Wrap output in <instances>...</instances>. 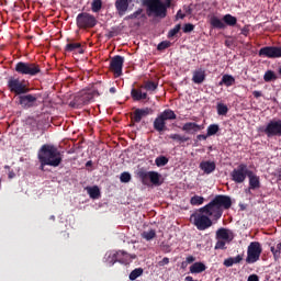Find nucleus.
<instances>
[{
	"label": "nucleus",
	"instance_id": "f257e3e1",
	"mask_svg": "<svg viewBox=\"0 0 281 281\" xmlns=\"http://www.w3.org/2000/svg\"><path fill=\"white\" fill-rule=\"evenodd\" d=\"M232 207V198L228 195H216L209 204L199 209V213H193L191 220L199 232L210 229L212 221H218L223 216L224 210Z\"/></svg>",
	"mask_w": 281,
	"mask_h": 281
},
{
	"label": "nucleus",
	"instance_id": "f03ea898",
	"mask_svg": "<svg viewBox=\"0 0 281 281\" xmlns=\"http://www.w3.org/2000/svg\"><path fill=\"white\" fill-rule=\"evenodd\" d=\"M142 4L146 8L147 16L166 19L168 16V8L172 7V0H142Z\"/></svg>",
	"mask_w": 281,
	"mask_h": 281
},
{
	"label": "nucleus",
	"instance_id": "7ed1b4c3",
	"mask_svg": "<svg viewBox=\"0 0 281 281\" xmlns=\"http://www.w3.org/2000/svg\"><path fill=\"white\" fill-rule=\"evenodd\" d=\"M37 156H40L48 166H52L53 168H58L60 164H63V154H60V150L54 145L45 144L43 145Z\"/></svg>",
	"mask_w": 281,
	"mask_h": 281
},
{
	"label": "nucleus",
	"instance_id": "20e7f679",
	"mask_svg": "<svg viewBox=\"0 0 281 281\" xmlns=\"http://www.w3.org/2000/svg\"><path fill=\"white\" fill-rule=\"evenodd\" d=\"M14 71L20 76H29L30 78H34L35 76L43 75L41 65H38L37 63H30V61L16 63Z\"/></svg>",
	"mask_w": 281,
	"mask_h": 281
},
{
	"label": "nucleus",
	"instance_id": "39448f33",
	"mask_svg": "<svg viewBox=\"0 0 281 281\" xmlns=\"http://www.w3.org/2000/svg\"><path fill=\"white\" fill-rule=\"evenodd\" d=\"M170 120H177V114L175 113V111L166 109L164 112L159 113L154 120V130H156L157 133H165V131H168L166 122Z\"/></svg>",
	"mask_w": 281,
	"mask_h": 281
},
{
	"label": "nucleus",
	"instance_id": "423d86ee",
	"mask_svg": "<svg viewBox=\"0 0 281 281\" xmlns=\"http://www.w3.org/2000/svg\"><path fill=\"white\" fill-rule=\"evenodd\" d=\"M76 24L79 30H91L98 25V20L91 13L81 12L76 18Z\"/></svg>",
	"mask_w": 281,
	"mask_h": 281
},
{
	"label": "nucleus",
	"instance_id": "0eeeda50",
	"mask_svg": "<svg viewBox=\"0 0 281 281\" xmlns=\"http://www.w3.org/2000/svg\"><path fill=\"white\" fill-rule=\"evenodd\" d=\"M267 137H281V120H271L267 125L258 128Z\"/></svg>",
	"mask_w": 281,
	"mask_h": 281
},
{
	"label": "nucleus",
	"instance_id": "6e6552de",
	"mask_svg": "<svg viewBox=\"0 0 281 281\" xmlns=\"http://www.w3.org/2000/svg\"><path fill=\"white\" fill-rule=\"evenodd\" d=\"M249 175H251V170H249L247 165L239 164L237 168L233 169L231 172V179L234 181V183H245Z\"/></svg>",
	"mask_w": 281,
	"mask_h": 281
},
{
	"label": "nucleus",
	"instance_id": "1a4fd4ad",
	"mask_svg": "<svg viewBox=\"0 0 281 281\" xmlns=\"http://www.w3.org/2000/svg\"><path fill=\"white\" fill-rule=\"evenodd\" d=\"M8 89L11 93H15L18 97L30 93V88H27V86H25L21 79L14 77L9 78Z\"/></svg>",
	"mask_w": 281,
	"mask_h": 281
},
{
	"label": "nucleus",
	"instance_id": "9d476101",
	"mask_svg": "<svg viewBox=\"0 0 281 281\" xmlns=\"http://www.w3.org/2000/svg\"><path fill=\"white\" fill-rule=\"evenodd\" d=\"M262 254V246L258 241H251L248 246L246 262L248 265H254L260 260V255Z\"/></svg>",
	"mask_w": 281,
	"mask_h": 281
},
{
	"label": "nucleus",
	"instance_id": "9b49d317",
	"mask_svg": "<svg viewBox=\"0 0 281 281\" xmlns=\"http://www.w3.org/2000/svg\"><path fill=\"white\" fill-rule=\"evenodd\" d=\"M138 177L144 186H148V181L153 186H161V175L157 171H139Z\"/></svg>",
	"mask_w": 281,
	"mask_h": 281
},
{
	"label": "nucleus",
	"instance_id": "f8f14e48",
	"mask_svg": "<svg viewBox=\"0 0 281 281\" xmlns=\"http://www.w3.org/2000/svg\"><path fill=\"white\" fill-rule=\"evenodd\" d=\"M38 98H41V94H38V93L20 94L18 97V104H20V106H22V109H34V106H36V102L38 101Z\"/></svg>",
	"mask_w": 281,
	"mask_h": 281
},
{
	"label": "nucleus",
	"instance_id": "ddd939ff",
	"mask_svg": "<svg viewBox=\"0 0 281 281\" xmlns=\"http://www.w3.org/2000/svg\"><path fill=\"white\" fill-rule=\"evenodd\" d=\"M123 67H124V57L123 56L115 55L114 57L111 58L110 71H113L114 76H116V78H120V76H122Z\"/></svg>",
	"mask_w": 281,
	"mask_h": 281
},
{
	"label": "nucleus",
	"instance_id": "4468645a",
	"mask_svg": "<svg viewBox=\"0 0 281 281\" xmlns=\"http://www.w3.org/2000/svg\"><path fill=\"white\" fill-rule=\"evenodd\" d=\"M259 56L262 58H281V47L266 46L259 49Z\"/></svg>",
	"mask_w": 281,
	"mask_h": 281
},
{
	"label": "nucleus",
	"instance_id": "2eb2a0df",
	"mask_svg": "<svg viewBox=\"0 0 281 281\" xmlns=\"http://www.w3.org/2000/svg\"><path fill=\"white\" fill-rule=\"evenodd\" d=\"M147 115H153V109H150V108L136 109L134 111L132 120L136 124H139V122H142L143 117H146Z\"/></svg>",
	"mask_w": 281,
	"mask_h": 281
},
{
	"label": "nucleus",
	"instance_id": "dca6fc26",
	"mask_svg": "<svg viewBox=\"0 0 281 281\" xmlns=\"http://www.w3.org/2000/svg\"><path fill=\"white\" fill-rule=\"evenodd\" d=\"M133 3V0H116L114 5L119 16H124L128 12V5Z\"/></svg>",
	"mask_w": 281,
	"mask_h": 281
},
{
	"label": "nucleus",
	"instance_id": "f3484780",
	"mask_svg": "<svg viewBox=\"0 0 281 281\" xmlns=\"http://www.w3.org/2000/svg\"><path fill=\"white\" fill-rule=\"evenodd\" d=\"M248 179H249V188L246 190L248 194H251V190H259L260 188V177L254 173V171H250L248 173Z\"/></svg>",
	"mask_w": 281,
	"mask_h": 281
},
{
	"label": "nucleus",
	"instance_id": "a211bd4d",
	"mask_svg": "<svg viewBox=\"0 0 281 281\" xmlns=\"http://www.w3.org/2000/svg\"><path fill=\"white\" fill-rule=\"evenodd\" d=\"M65 52H78V54H85V49L82 48V44L75 42L74 40H67V44L65 46Z\"/></svg>",
	"mask_w": 281,
	"mask_h": 281
},
{
	"label": "nucleus",
	"instance_id": "6ab92c4d",
	"mask_svg": "<svg viewBox=\"0 0 281 281\" xmlns=\"http://www.w3.org/2000/svg\"><path fill=\"white\" fill-rule=\"evenodd\" d=\"M203 125H199L193 122L184 123L182 126V131H184V133H199V131H203Z\"/></svg>",
	"mask_w": 281,
	"mask_h": 281
},
{
	"label": "nucleus",
	"instance_id": "aec40b11",
	"mask_svg": "<svg viewBox=\"0 0 281 281\" xmlns=\"http://www.w3.org/2000/svg\"><path fill=\"white\" fill-rule=\"evenodd\" d=\"M200 169L204 171V175H212L216 170V162L210 160L202 161L200 162Z\"/></svg>",
	"mask_w": 281,
	"mask_h": 281
},
{
	"label": "nucleus",
	"instance_id": "412c9836",
	"mask_svg": "<svg viewBox=\"0 0 281 281\" xmlns=\"http://www.w3.org/2000/svg\"><path fill=\"white\" fill-rule=\"evenodd\" d=\"M210 25L214 30H225V27H226L225 22L223 20L218 19V16H216V15H212L210 18Z\"/></svg>",
	"mask_w": 281,
	"mask_h": 281
},
{
	"label": "nucleus",
	"instance_id": "4be33fe9",
	"mask_svg": "<svg viewBox=\"0 0 281 281\" xmlns=\"http://www.w3.org/2000/svg\"><path fill=\"white\" fill-rule=\"evenodd\" d=\"M93 92H83L81 95L77 97V102L79 104H90V102H93Z\"/></svg>",
	"mask_w": 281,
	"mask_h": 281
},
{
	"label": "nucleus",
	"instance_id": "5701e85b",
	"mask_svg": "<svg viewBox=\"0 0 281 281\" xmlns=\"http://www.w3.org/2000/svg\"><path fill=\"white\" fill-rule=\"evenodd\" d=\"M207 266L201 261H196L193 265L190 266L189 271L190 273H203V271H206Z\"/></svg>",
	"mask_w": 281,
	"mask_h": 281
},
{
	"label": "nucleus",
	"instance_id": "b1692460",
	"mask_svg": "<svg viewBox=\"0 0 281 281\" xmlns=\"http://www.w3.org/2000/svg\"><path fill=\"white\" fill-rule=\"evenodd\" d=\"M192 81L194 85H203V82H205V70L200 69L193 71Z\"/></svg>",
	"mask_w": 281,
	"mask_h": 281
},
{
	"label": "nucleus",
	"instance_id": "393cba45",
	"mask_svg": "<svg viewBox=\"0 0 281 281\" xmlns=\"http://www.w3.org/2000/svg\"><path fill=\"white\" fill-rule=\"evenodd\" d=\"M234 87L236 85V78L232 75H223L222 80L218 82L220 87Z\"/></svg>",
	"mask_w": 281,
	"mask_h": 281
},
{
	"label": "nucleus",
	"instance_id": "a878e982",
	"mask_svg": "<svg viewBox=\"0 0 281 281\" xmlns=\"http://www.w3.org/2000/svg\"><path fill=\"white\" fill-rule=\"evenodd\" d=\"M222 21H224V25H228L229 27H234L236 23H238V19L236 16L227 13L223 16Z\"/></svg>",
	"mask_w": 281,
	"mask_h": 281
},
{
	"label": "nucleus",
	"instance_id": "bb28decb",
	"mask_svg": "<svg viewBox=\"0 0 281 281\" xmlns=\"http://www.w3.org/2000/svg\"><path fill=\"white\" fill-rule=\"evenodd\" d=\"M122 254H124V252H122V251L111 252L106 259L109 267H113V265H115V262H120V256Z\"/></svg>",
	"mask_w": 281,
	"mask_h": 281
},
{
	"label": "nucleus",
	"instance_id": "cd10ccee",
	"mask_svg": "<svg viewBox=\"0 0 281 281\" xmlns=\"http://www.w3.org/2000/svg\"><path fill=\"white\" fill-rule=\"evenodd\" d=\"M90 199H99L101 193H100V188L98 186H94V187H87L86 188Z\"/></svg>",
	"mask_w": 281,
	"mask_h": 281
},
{
	"label": "nucleus",
	"instance_id": "c85d7f7f",
	"mask_svg": "<svg viewBox=\"0 0 281 281\" xmlns=\"http://www.w3.org/2000/svg\"><path fill=\"white\" fill-rule=\"evenodd\" d=\"M144 16H146V14H144V9H138L134 13L126 15L124 18V21H133L135 19H144Z\"/></svg>",
	"mask_w": 281,
	"mask_h": 281
},
{
	"label": "nucleus",
	"instance_id": "c756f323",
	"mask_svg": "<svg viewBox=\"0 0 281 281\" xmlns=\"http://www.w3.org/2000/svg\"><path fill=\"white\" fill-rule=\"evenodd\" d=\"M169 139L173 142H179V144H186V142H190V137L181 134H170Z\"/></svg>",
	"mask_w": 281,
	"mask_h": 281
},
{
	"label": "nucleus",
	"instance_id": "7c9ffc66",
	"mask_svg": "<svg viewBox=\"0 0 281 281\" xmlns=\"http://www.w3.org/2000/svg\"><path fill=\"white\" fill-rule=\"evenodd\" d=\"M221 131V127L218 124H211L209 125L206 130V137H212L213 135H216Z\"/></svg>",
	"mask_w": 281,
	"mask_h": 281
},
{
	"label": "nucleus",
	"instance_id": "2f4dec72",
	"mask_svg": "<svg viewBox=\"0 0 281 281\" xmlns=\"http://www.w3.org/2000/svg\"><path fill=\"white\" fill-rule=\"evenodd\" d=\"M157 87H159V83L155 81H146L144 86H142V89H145L146 91H157Z\"/></svg>",
	"mask_w": 281,
	"mask_h": 281
},
{
	"label": "nucleus",
	"instance_id": "473e14b6",
	"mask_svg": "<svg viewBox=\"0 0 281 281\" xmlns=\"http://www.w3.org/2000/svg\"><path fill=\"white\" fill-rule=\"evenodd\" d=\"M131 95H132V99L134 102L142 101V90L140 89L133 88L131 90Z\"/></svg>",
	"mask_w": 281,
	"mask_h": 281
},
{
	"label": "nucleus",
	"instance_id": "72a5a7b5",
	"mask_svg": "<svg viewBox=\"0 0 281 281\" xmlns=\"http://www.w3.org/2000/svg\"><path fill=\"white\" fill-rule=\"evenodd\" d=\"M263 80L265 82H272V80H278V76L272 70H267Z\"/></svg>",
	"mask_w": 281,
	"mask_h": 281
},
{
	"label": "nucleus",
	"instance_id": "f704fd0d",
	"mask_svg": "<svg viewBox=\"0 0 281 281\" xmlns=\"http://www.w3.org/2000/svg\"><path fill=\"white\" fill-rule=\"evenodd\" d=\"M217 238H222V240H229V233L226 228H220L216 232Z\"/></svg>",
	"mask_w": 281,
	"mask_h": 281
},
{
	"label": "nucleus",
	"instance_id": "c9c22d12",
	"mask_svg": "<svg viewBox=\"0 0 281 281\" xmlns=\"http://www.w3.org/2000/svg\"><path fill=\"white\" fill-rule=\"evenodd\" d=\"M144 274L143 268H136L130 273V280L135 281L136 278H139Z\"/></svg>",
	"mask_w": 281,
	"mask_h": 281
},
{
	"label": "nucleus",
	"instance_id": "e433bc0d",
	"mask_svg": "<svg viewBox=\"0 0 281 281\" xmlns=\"http://www.w3.org/2000/svg\"><path fill=\"white\" fill-rule=\"evenodd\" d=\"M204 201L205 198L201 195H194L190 199L191 205H203Z\"/></svg>",
	"mask_w": 281,
	"mask_h": 281
},
{
	"label": "nucleus",
	"instance_id": "4c0bfd02",
	"mask_svg": "<svg viewBox=\"0 0 281 281\" xmlns=\"http://www.w3.org/2000/svg\"><path fill=\"white\" fill-rule=\"evenodd\" d=\"M157 236V232L155 229H150L149 232H143L142 233V238L145 240H153Z\"/></svg>",
	"mask_w": 281,
	"mask_h": 281
},
{
	"label": "nucleus",
	"instance_id": "58836bf2",
	"mask_svg": "<svg viewBox=\"0 0 281 281\" xmlns=\"http://www.w3.org/2000/svg\"><path fill=\"white\" fill-rule=\"evenodd\" d=\"M155 164L158 168H161L168 164V157L159 156L155 159Z\"/></svg>",
	"mask_w": 281,
	"mask_h": 281
},
{
	"label": "nucleus",
	"instance_id": "ea45409f",
	"mask_svg": "<svg viewBox=\"0 0 281 281\" xmlns=\"http://www.w3.org/2000/svg\"><path fill=\"white\" fill-rule=\"evenodd\" d=\"M92 12H100L102 10V0H93L91 3Z\"/></svg>",
	"mask_w": 281,
	"mask_h": 281
},
{
	"label": "nucleus",
	"instance_id": "a19ab883",
	"mask_svg": "<svg viewBox=\"0 0 281 281\" xmlns=\"http://www.w3.org/2000/svg\"><path fill=\"white\" fill-rule=\"evenodd\" d=\"M229 108L223 103L217 104V115H227Z\"/></svg>",
	"mask_w": 281,
	"mask_h": 281
},
{
	"label": "nucleus",
	"instance_id": "79ce46f5",
	"mask_svg": "<svg viewBox=\"0 0 281 281\" xmlns=\"http://www.w3.org/2000/svg\"><path fill=\"white\" fill-rule=\"evenodd\" d=\"M178 32H181V24H177L173 29H171L169 32H168V38H175V35L178 33Z\"/></svg>",
	"mask_w": 281,
	"mask_h": 281
},
{
	"label": "nucleus",
	"instance_id": "37998d69",
	"mask_svg": "<svg viewBox=\"0 0 281 281\" xmlns=\"http://www.w3.org/2000/svg\"><path fill=\"white\" fill-rule=\"evenodd\" d=\"M171 45L172 43H170V41H162L158 44L157 49L158 52H164V49H168Z\"/></svg>",
	"mask_w": 281,
	"mask_h": 281
},
{
	"label": "nucleus",
	"instance_id": "c03bdc74",
	"mask_svg": "<svg viewBox=\"0 0 281 281\" xmlns=\"http://www.w3.org/2000/svg\"><path fill=\"white\" fill-rule=\"evenodd\" d=\"M120 179H121V183H128L131 181V173L125 171L121 173Z\"/></svg>",
	"mask_w": 281,
	"mask_h": 281
},
{
	"label": "nucleus",
	"instance_id": "a18cd8bd",
	"mask_svg": "<svg viewBox=\"0 0 281 281\" xmlns=\"http://www.w3.org/2000/svg\"><path fill=\"white\" fill-rule=\"evenodd\" d=\"M182 31L184 34H190V32H194V24L192 23L184 24Z\"/></svg>",
	"mask_w": 281,
	"mask_h": 281
},
{
	"label": "nucleus",
	"instance_id": "49530a36",
	"mask_svg": "<svg viewBox=\"0 0 281 281\" xmlns=\"http://www.w3.org/2000/svg\"><path fill=\"white\" fill-rule=\"evenodd\" d=\"M37 159L40 161V170H42V172H45V166H49L48 162H46L42 157H40L37 155Z\"/></svg>",
	"mask_w": 281,
	"mask_h": 281
},
{
	"label": "nucleus",
	"instance_id": "de8ad7c7",
	"mask_svg": "<svg viewBox=\"0 0 281 281\" xmlns=\"http://www.w3.org/2000/svg\"><path fill=\"white\" fill-rule=\"evenodd\" d=\"M166 265H170V258L165 257L162 260L158 261V267H166Z\"/></svg>",
	"mask_w": 281,
	"mask_h": 281
},
{
	"label": "nucleus",
	"instance_id": "09e8293b",
	"mask_svg": "<svg viewBox=\"0 0 281 281\" xmlns=\"http://www.w3.org/2000/svg\"><path fill=\"white\" fill-rule=\"evenodd\" d=\"M224 267H234V257L224 260Z\"/></svg>",
	"mask_w": 281,
	"mask_h": 281
},
{
	"label": "nucleus",
	"instance_id": "8fccbe9b",
	"mask_svg": "<svg viewBox=\"0 0 281 281\" xmlns=\"http://www.w3.org/2000/svg\"><path fill=\"white\" fill-rule=\"evenodd\" d=\"M270 251H271V254H273V257H274L276 260H278V258H280V252L278 251V247L272 246L270 248Z\"/></svg>",
	"mask_w": 281,
	"mask_h": 281
},
{
	"label": "nucleus",
	"instance_id": "3c124183",
	"mask_svg": "<svg viewBox=\"0 0 281 281\" xmlns=\"http://www.w3.org/2000/svg\"><path fill=\"white\" fill-rule=\"evenodd\" d=\"M243 262V255H237L236 257L233 258V263L238 265Z\"/></svg>",
	"mask_w": 281,
	"mask_h": 281
},
{
	"label": "nucleus",
	"instance_id": "603ef678",
	"mask_svg": "<svg viewBox=\"0 0 281 281\" xmlns=\"http://www.w3.org/2000/svg\"><path fill=\"white\" fill-rule=\"evenodd\" d=\"M215 249H225V241L218 240L215 245Z\"/></svg>",
	"mask_w": 281,
	"mask_h": 281
},
{
	"label": "nucleus",
	"instance_id": "864d4df0",
	"mask_svg": "<svg viewBox=\"0 0 281 281\" xmlns=\"http://www.w3.org/2000/svg\"><path fill=\"white\" fill-rule=\"evenodd\" d=\"M194 260H196V258L194 256H188L186 258L187 265H192V262H194Z\"/></svg>",
	"mask_w": 281,
	"mask_h": 281
},
{
	"label": "nucleus",
	"instance_id": "5fc2aeb1",
	"mask_svg": "<svg viewBox=\"0 0 281 281\" xmlns=\"http://www.w3.org/2000/svg\"><path fill=\"white\" fill-rule=\"evenodd\" d=\"M247 281H260V278L258 274H250Z\"/></svg>",
	"mask_w": 281,
	"mask_h": 281
},
{
	"label": "nucleus",
	"instance_id": "6e6d98bb",
	"mask_svg": "<svg viewBox=\"0 0 281 281\" xmlns=\"http://www.w3.org/2000/svg\"><path fill=\"white\" fill-rule=\"evenodd\" d=\"M176 19H186V13H183L181 10H179L176 14Z\"/></svg>",
	"mask_w": 281,
	"mask_h": 281
},
{
	"label": "nucleus",
	"instance_id": "4d7b16f0",
	"mask_svg": "<svg viewBox=\"0 0 281 281\" xmlns=\"http://www.w3.org/2000/svg\"><path fill=\"white\" fill-rule=\"evenodd\" d=\"M252 95H254V98H256V99L262 98V92H261V91H258V90H255V91L252 92Z\"/></svg>",
	"mask_w": 281,
	"mask_h": 281
},
{
	"label": "nucleus",
	"instance_id": "13d9d810",
	"mask_svg": "<svg viewBox=\"0 0 281 281\" xmlns=\"http://www.w3.org/2000/svg\"><path fill=\"white\" fill-rule=\"evenodd\" d=\"M207 135H205V134H199L198 136H196V139H199L200 142H201V139H203V140H205V139H207Z\"/></svg>",
	"mask_w": 281,
	"mask_h": 281
},
{
	"label": "nucleus",
	"instance_id": "bf43d9fd",
	"mask_svg": "<svg viewBox=\"0 0 281 281\" xmlns=\"http://www.w3.org/2000/svg\"><path fill=\"white\" fill-rule=\"evenodd\" d=\"M140 100H150V98H148V93L142 92L140 93Z\"/></svg>",
	"mask_w": 281,
	"mask_h": 281
},
{
	"label": "nucleus",
	"instance_id": "052dcab7",
	"mask_svg": "<svg viewBox=\"0 0 281 281\" xmlns=\"http://www.w3.org/2000/svg\"><path fill=\"white\" fill-rule=\"evenodd\" d=\"M240 34H243V36H247L249 34V29L247 27L241 29Z\"/></svg>",
	"mask_w": 281,
	"mask_h": 281
},
{
	"label": "nucleus",
	"instance_id": "680f3d73",
	"mask_svg": "<svg viewBox=\"0 0 281 281\" xmlns=\"http://www.w3.org/2000/svg\"><path fill=\"white\" fill-rule=\"evenodd\" d=\"M8 177L9 179H14V177H16V173L14 172V170H11L9 171Z\"/></svg>",
	"mask_w": 281,
	"mask_h": 281
},
{
	"label": "nucleus",
	"instance_id": "e2e57ef3",
	"mask_svg": "<svg viewBox=\"0 0 281 281\" xmlns=\"http://www.w3.org/2000/svg\"><path fill=\"white\" fill-rule=\"evenodd\" d=\"M184 14H192V8H190V7L186 8Z\"/></svg>",
	"mask_w": 281,
	"mask_h": 281
},
{
	"label": "nucleus",
	"instance_id": "0e129e2a",
	"mask_svg": "<svg viewBox=\"0 0 281 281\" xmlns=\"http://www.w3.org/2000/svg\"><path fill=\"white\" fill-rule=\"evenodd\" d=\"M277 250L279 251V256L281 255V243L277 245Z\"/></svg>",
	"mask_w": 281,
	"mask_h": 281
},
{
	"label": "nucleus",
	"instance_id": "69168bd1",
	"mask_svg": "<svg viewBox=\"0 0 281 281\" xmlns=\"http://www.w3.org/2000/svg\"><path fill=\"white\" fill-rule=\"evenodd\" d=\"M186 281H196V280H194V278L188 276V277H186Z\"/></svg>",
	"mask_w": 281,
	"mask_h": 281
},
{
	"label": "nucleus",
	"instance_id": "338daca9",
	"mask_svg": "<svg viewBox=\"0 0 281 281\" xmlns=\"http://www.w3.org/2000/svg\"><path fill=\"white\" fill-rule=\"evenodd\" d=\"M116 91L115 87L110 88V93H115Z\"/></svg>",
	"mask_w": 281,
	"mask_h": 281
},
{
	"label": "nucleus",
	"instance_id": "774afa93",
	"mask_svg": "<svg viewBox=\"0 0 281 281\" xmlns=\"http://www.w3.org/2000/svg\"><path fill=\"white\" fill-rule=\"evenodd\" d=\"M113 36H115V33H113V31H111V32L109 33V37H110V38H113Z\"/></svg>",
	"mask_w": 281,
	"mask_h": 281
}]
</instances>
